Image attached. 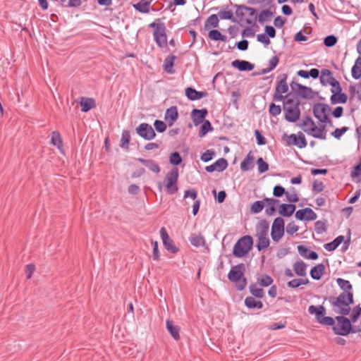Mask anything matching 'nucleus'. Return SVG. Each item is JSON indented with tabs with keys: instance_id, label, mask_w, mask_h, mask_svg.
<instances>
[{
	"instance_id": "4c0bfd02",
	"label": "nucleus",
	"mask_w": 361,
	"mask_h": 361,
	"mask_svg": "<svg viewBox=\"0 0 361 361\" xmlns=\"http://www.w3.org/2000/svg\"><path fill=\"white\" fill-rule=\"evenodd\" d=\"M298 89L301 97L304 99H312L314 97V92L312 88L302 85H298Z\"/></svg>"
},
{
	"instance_id": "a18cd8bd",
	"label": "nucleus",
	"mask_w": 361,
	"mask_h": 361,
	"mask_svg": "<svg viewBox=\"0 0 361 361\" xmlns=\"http://www.w3.org/2000/svg\"><path fill=\"white\" fill-rule=\"evenodd\" d=\"M130 140V134L128 130H123L120 147L123 149H128L129 142Z\"/></svg>"
},
{
	"instance_id": "8fccbe9b",
	"label": "nucleus",
	"mask_w": 361,
	"mask_h": 361,
	"mask_svg": "<svg viewBox=\"0 0 361 361\" xmlns=\"http://www.w3.org/2000/svg\"><path fill=\"white\" fill-rule=\"evenodd\" d=\"M272 15H273V13H272V12L270 10H269V9L263 10L259 13V15L258 16V20H257L261 24H263L264 22L269 20V18L270 17H271Z\"/></svg>"
},
{
	"instance_id": "f704fd0d",
	"label": "nucleus",
	"mask_w": 361,
	"mask_h": 361,
	"mask_svg": "<svg viewBox=\"0 0 361 361\" xmlns=\"http://www.w3.org/2000/svg\"><path fill=\"white\" fill-rule=\"evenodd\" d=\"M306 269L307 264L302 260L298 261L293 264V270L298 276H305L307 274Z\"/></svg>"
},
{
	"instance_id": "b1692460",
	"label": "nucleus",
	"mask_w": 361,
	"mask_h": 361,
	"mask_svg": "<svg viewBox=\"0 0 361 361\" xmlns=\"http://www.w3.org/2000/svg\"><path fill=\"white\" fill-rule=\"evenodd\" d=\"M137 161L145 166L151 171L159 173L161 171L159 165L152 159H145L143 158H137Z\"/></svg>"
},
{
	"instance_id": "bf43d9fd",
	"label": "nucleus",
	"mask_w": 361,
	"mask_h": 361,
	"mask_svg": "<svg viewBox=\"0 0 361 361\" xmlns=\"http://www.w3.org/2000/svg\"><path fill=\"white\" fill-rule=\"evenodd\" d=\"M361 316V307L357 305L356 307H355L353 310H352V313L350 314V321H351V323L352 322H355L357 321V319H359V317Z\"/></svg>"
},
{
	"instance_id": "5701e85b",
	"label": "nucleus",
	"mask_w": 361,
	"mask_h": 361,
	"mask_svg": "<svg viewBox=\"0 0 361 361\" xmlns=\"http://www.w3.org/2000/svg\"><path fill=\"white\" fill-rule=\"evenodd\" d=\"M297 249L300 256L305 259L316 260L319 257V255L316 252L310 251V249L305 245H300L298 246Z\"/></svg>"
},
{
	"instance_id": "423d86ee",
	"label": "nucleus",
	"mask_w": 361,
	"mask_h": 361,
	"mask_svg": "<svg viewBox=\"0 0 361 361\" xmlns=\"http://www.w3.org/2000/svg\"><path fill=\"white\" fill-rule=\"evenodd\" d=\"M234 6L236 8V16L240 19V20H243L245 12H247L250 18L246 19V23L252 26L256 24V22L258 20L257 9L252 7L246 6L245 5L235 4Z\"/></svg>"
},
{
	"instance_id": "0e129e2a",
	"label": "nucleus",
	"mask_w": 361,
	"mask_h": 361,
	"mask_svg": "<svg viewBox=\"0 0 361 361\" xmlns=\"http://www.w3.org/2000/svg\"><path fill=\"white\" fill-rule=\"evenodd\" d=\"M197 94V90L192 87H187L185 89V95L191 101L196 100Z\"/></svg>"
},
{
	"instance_id": "72a5a7b5",
	"label": "nucleus",
	"mask_w": 361,
	"mask_h": 361,
	"mask_svg": "<svg viewBox=\"0 0 361 361\" xmlns=\"http://www.w3.org/2000/svg\"><path fill=\"white\" fill-rule=\"evenodd\" d=\"M135 9L142 13H147L150 9V2L148 0H140L138 3L133 4Z\"/></svg>"
},
{
	"instance_id": "aec40b11",
	"label": "nucleus",
	"mask_w": 361,
	"mask_h": 361,
	"mask_svg": "<svg viewBox=\"0 0 361 361\" xmlns=\"http://www.w3.org/2000/svg\"><path fill=\"white\" fill-rule=\"evenodd\" d=\"M231 66L240 71H251L254 69L255 65L245 60H235L231 63Z\"/></svg>"
},
{
	"instance_id": "864d4df0",
	"label": "nucleus",
	"mask_w": 361,
	"mask_h": 361,
	"mask_svg": "<svg viewBox=\"0 0 361 361\" xmlns=\"http://www.w3.org/2000/svg\"><path fill=\"white\" fill-rule=\"evenodd\" d=\"M308 122L309 124H310V128L305 130V133L314 138H317L316 134H317L318 127L316 126L314 121L309 120Z\"/></svg>"
},
{
	"instance_id": "4d7b16f0",
	"label": "nucleus",
	"mask_w": 361,
	"mask_h": 361,
	"mask_svg": "<svg viewBox=\"0 0 361 361\" xmlns=\"http://www.w3.org/2000/svg\"><path fill=\"white\" fill-rule=\"evenodd\" d=\"M338 42V38L333 35H328L324 39V44L327 47H334Z\"/></svg>"
},
{
	"instance_id": "6e6d98bb",
	"label": "nucleus",
	"mask_w": 361,
	"mask_h": 361,
	"mask_svg": "<svg viewBox=\"0 0 361 361\" xmlns=\"http://www.w3.org/2000/svg\"><path fill=\"white\" fill-rule=\"evenodd\" d=\"M257 164L259 173H263L269 170V164L262 157L257 159Z\"/></svg>"
},
{
	"instance_id": "6ab92c4d",
	"label": "nucleus",
	"mask_w": 361,
	"mask_h": 361,
	"mask_svg": "<svg viewBox=\"0 0 361 361\" xmlns=\"http://www.w3.org/2000/svg\"><path fill=\"white\" fill-rule=\"evenodd\" d=\"M332 95L330 97V101L332 104H345L348 101V96L346 94L342 92V88L338 90H331Z\"/></svg>"
},
{
	"instance_id": "49530a36",
	"label": "nucleus",
	"mask_w": 361,
	"mask_h": 361,
	"mask_svg": "<svg viewBox=\"0 0 361 361\" xmlns=\"http://www.w3.org/2000/svg\"><path fill=\"white\" fill-rule=\"evenodd\" d=\"M338 286L343 290V291H352L353 286L349 281L338 278L336 280Z\"/></svg>"
},
{
	"instance_id": "338daca9",
	"label": "nucleus",
	"mask_w": 361,
	"mask_h": 361,
	"mask_svg": "<svg viewBox=\"0 0 361 361\" xmlns=\"http://www.w3.org/2000/svg\"><path fill=\"white\" fill-rule=\"evenodd\" d=\"M299 230V226H297L293 221L290 222L286 226V233L292 235Z\"/></svg>"
},
{
	"instance_id": "09e8293b",
	"label": "nucleus",
	"mask_w": 361,
	"mask_h": 361,
	"mask_svg": "<svg viewBox=\"0 0 361 361\" xmlns=\"http://www.w3.org/2000/svg\"><path fill=\"white\" fill-rule=\"evenodd\" d=\"M350 176L353 180L355 178H357V180H355L356 183H360L361 181V164H357L353 167L351 171Z\"/></svg>"
},
{
	"instance_id": "412c9836",
	"label": "nucleus",
	"mask_w": 361,
	"mask_h": 361,
	"mask_svg": "<svg viewBox=\"0 0 361 361\" xmlns=\"http://www.w3.org/2000/svg\"><path fill=\"white\" fill-rule=\"evenodd\" d=\"M178 118V112L177 106H172L166 109L164 118L167 121L169 126H171Z\"/></svg>"
},
{
	"instance_id": "2f4dec72",
	"label": "nucleus",
	"mask_w": 361,
	"mask_h": 361,
	"mask_svg": "<svg viewBox=\"0 0 361 361\" xmlns=\"http://www.w3.org/2000/svg\"><path fill=\"white\" fill-rule=\"evenodd\" d=\"M176 56L174 55H169L165 59L164 62V70L169 74H173L175 71L173 69L174 61Z\"/></svg>"
},
{
	"instance_id": "c03bdc74",
	"label": "nucleus",
	"mask_w": 361,
	"mask_h": 361,
	"mask_svg": "<svg viewBox=\"0 0 361 361\" xmlns=\"http://www.w3.org/2000/svg\"><path fill=\"white\" fill-rule=\"evenodd\" d=\"M265 206V201L258 200L252 203L250 207V212L252 214H258L261 212Z\"/></svg>"
},
{
	"instance_id": "de8ad7c7",
	"label": "nucleus",
	"mask_w": 361,
	"mask_h": 361,
	"mask_svg": "<svg viewBox=\"0 0 361 361\" xmlns=\"http://www.w3.org/2000/svg\"><path fill=\"white\" fill-rule=\"evenodd\" d=\"M309 283V280L307 279H295L288 282V286L292 288H296L301 285H305Z\"/></svg>"
},
{
	"instance_id": "ddd939ff",
	"label": "nucleus",
	"mask_w": 361,
	"mask_h": 361,
	"mask_svg": "<svg viewBox=\"0 0 361 361\" xmlns=\"http://www.w3.org/2000/svg\"><path fill=\"white\" fill-rule=\"evenodd\" d=\"M283 111L285 113V119L291 123L297 121L300 116V111L298 104L295 106H283Z\"/></svg>"
},
{
	"instance_id": "c756f323",
	"label": "nucleus",
	"mask_w": 361,
	"mask_h": 361,
	"mask_svg": "<svg viewBox=\"0 0 361 361\" xmlns=\"http://www.w3.org/2000/svg\"><path fill=\"white\" fill-rule=\"evenodd\" d=\"M245 305L248 309H258L260 310L263 307V303L260 300H256L252 296H248L245 299Z\"/></svg>"
},
{
	"instance_id": "4468645a",
	"label": "nucleus",
	"mask_w": 361,
	"mask_h": 361,
	"mask_svg": "<svg viewBox=\"0 0 361 361\" xmlns=\"http://www.w3.org/2000/svg\"><path fill=\"white\" fill-rule=\"evenodd\" d=\"M160 235L164 247L173 254L178 252L179 249L175 245L173 240L169 237L166 228L162 227L160 229Z\"/></svg>"
},
{
	"instance_id": "7c9ffc66",
	"label": "nucleus",
	"mask_w": 361,
	"mask_h": 361,
	"mask_svg": "<svg viewBox=\"0 0 361 361\" xmlns=\"http://www.w3.org/2000/svg\"><path fill=\"white\" fill-rule=\"evenodd\" d=\"M166 325L167 330L169 331L173 338L176 341L178 340L180 338V328L178 326H175L173 321L169 319L166 320Z\"/></svg>"
},
{
	"instance_id": "e433bc0d",
	"label": "nucleus",
	"mask_w": 361,
	"mask_h": 361,
	"mask_svg": "<svg viewBox=\"0 0 361 361\" xmlns=\"http://www.w3.org/2000/svg\"><path fill=\"white\" fill-rule=\"evenodd\" d=\"M219 20L217 14L211 15L204 23V29L208 30L211 27L216 28L219 26Z\"/></svg>"
},
{
	"instance_id": "58836bf2",
	"label": "nucleus",
	"mask_w": 361,
	"mask_h": 361,
	"mask_svg": "<svg viewBox=\"0 0 361 361\" xmlns=\"http://www.w3.org/2000/svg\"><path fill=\"white\" fill-rule=\"evenodd\" d=\"M249 290L252 297L256 298H262L264 296V291L262 288H257L256 283H251Z\"/></svg>"
},
{
	"instance_id": "473e14b6",
	"label": "nucleus",
	"mask_w": 361,
	"mask_h": 361,
	"mask_svg": "<svg viewBox=\"0 0 361 361\" xmlns=\"http://www.w3.org/2000/svg\"><path fill=\"white\" fill-rule=\"evenodd\" d=\"M189 240L190 243L196 247H198L200 246H205L206 245V241L204 238V236L201 234L197 235L195 233L192 234Z\"/></svg>"
},
{
	"instance_id": "2eb2a0df",
	"label": "nucleus",
	"mask_w": 361,
	"mask_h": 361,
	"mask_svg": "<svg viewBox=\"0 0 361 361\" xmlns=\"http://www.w3.org/2000/svg\"><path fill=\"white\" fill-rule=\"evenodd\" d=\"M153 37L157 45L160 48L166 47L167 45V35L166 32V26L161 23L159 30H154Z\"/></svg>"
},
{
	"instance_id": "f257e3e1",
	"label": "nucleus",
	"mask_w": 361,
	"mask_h": 361,
	"mask_svg": "<svg viewBox=\"0 0 361 361\" xmlns=\"http://www.w3.org/2000/svg\"><path fill=\"white\" fill-rule=\"evenodd\" d=\"M329 302L333 306L335 312L341 315H348L350 312V305L353 303V293L343 291L338 297H329Z\"/></svg>"
},
{
	"instance_id": "a878e982",
	"label": "nucleus",
	"mask_w": 361,
	"mask_h": 361,
	"mask_svg": "<svg viewBox=\"0 0 361 361\" xmlns=\"http://www.w3.org/2000/svg\"><path fill=\"white\" fill-rule=\"evenodd\" d=\"M254 157L252 152H250L240 163V169L243 171H248L254 168Z\"/></svg>"
},
{
	"instance_id": "f03ea898",
	"label": "nucleus",
	"mask_w": 361,
	"mask_h": 361,
	"mask_svg": "<svg viewBox=\"0 0 361 361\" xmlns=\"http://www.w3.org/2000/svg\"><path fill=\"white\" fill-rule=\"evenodd\" d=\"M245 271V264L240 263L232 267L228 274L229 281L235 283L236 289L240 291L243 290L247 286V279L244 277Z\"/></svg>"
},
{
	"instance_id": "a211bd4d",
	"label": "nucleus",
	"mask_w": 361,
	"mask_h": 361,
	"mask_svg": "<svg viewBox=\"0 0 361 361\" xmlns=\"http://www.w3.org/2000/svg\"><path fill=\"white\" fill-rule=\"evenodd\" d=\"M208 114L207 109H194L191 111V118L195 126H198L203 123L205 117Z\"/></svg>"
},
{
	"instance_id": "c85d7f7f",
	"label": "nucleus",
	"mask_w": 361,
	"mask_h": 361,
	"mask_svg": "<svg viewBox=\"0 0 361 361\" xmlns=\"http://www.w3.org/2000/svg\"><path fill=\"white\" fill-rule=\"evenodd\" d=\"M325 271V265L319 264L313 267L310 271V276L314 280H319Z\"/></svg>"
},
{
	"instance_id": "c9c22d12",
	"label": "nucleus",
	"mask_w": 361,
	"mask_h": 361,
	"mask_svg": "<svg viewBox=\"0 0 361 361\" xmlns=\"http://www.w3.org/2000/svg\"><path fill=\"white\" fill-rule=\"evenodd\" d=\"M351 75L355 80H358L361 78V56H358L355 60V64L351 69Z\"/></svg>"
},
{
	"instance_id": "680f3d73",
	"label": "nucleus",
	"mask_w": 361,
	"mask_h": 361,
	"mask_svg": "<svg viewBox=\"0 0 361 361\" xmlns=\"http://www.w3.org/2000/svg\"><path fill=\"white\" fill-rule=\"evenodd\" d=\"M293 193H289L288 192H286V197L287 201L289 202H297L299 201V198L298 197V195L296 193V190L294 188H291Z\"/></svg>"
},
{
	"instance_id": "603ef678",
	"label": "nucleus",
	"mask_w": 361,
	"mask_h": 361,
	"mask_svg": "<svg viewBox=\"0 0 361 361\" xmlns=\"http://www.w3.org/2000/svg\"><path fill=\"white\" fill-rule=\"evenodd\" d=\"M182 157L178 152H174L169 156V161L172 165L178 166L182 163Z\"/></svg>"
},
{
	"instance_id": "5fc2aeb1",
	"label": "nucleus",
	"mask_w": 361,
	"mask_h": 361,
	"mask_svg": "<svg viewBox=\"0 0 361 361\" xmlns=\"http://www.w3.org/2000/svg\"><path fill=\"white\" fill-rule=\"evenodd\" d=\"M216 152L214 149L206 150L200 157V159L204 162H208L213 159Z\"/></svg>"
},
{
	"instance_id": "dca6fc26",
	"label": "nucleus",
	"mask_w": 361,
	"mask_h": 361,
	"mask_svg": "<svg viewBox=\"0 0 361 361\" xmlns=\"http://www.w3.org/2000/svg\"><path fill=\"white\" fill-rule=\"evenodd\" d=\"M344 243L343 250H346L349 246L350 237L347 240H345L343 235H338L333 241L324 244V248L329 252L335 250L342 243Z\"/></svg>"
},
{
	"instance_id": "a19ab883",
	"label": "nucleus",
	"mask_w": 361,
	"mask_h": 361,
	"mask_svg": "<svg viewBox=\"0 0 361 361\" xmlns=\"http://www.w3.org/2000/svg\"><path fill=\"white\" fill-rule=\"evenodd\" d=\"M209 37L214 41L226 42L227 38L225 35H222L219 30L213 29L209 32Z\"/></svg>"
},
{
	"instance_id": "e2e57ef3",
	"label": "nucleus",
	"mask_w": 361,
	"mask_h": 361,
	"mask_svg": "<svg viewBox=\"0 0 361 361\" xmlns=\"http://www.w3.org/2000/svg\"><path fill=\"white\" fill-rule=\"evenodd\" d=\"M154 126L158 133H163L166 129V123L164 121L158 119L155 120Z\"/></svg>"
},
{
	"instance_id": "774afa93",
	"label": "nucleus",
	"mask_w": 361,
	"mask_h": 361,
	"mask_svg": "<svg viewBox=\"0 0 361 361\" xmlns=\"http://www.w3.org/2000/svg\"><path fill=\"white\" fill-rule=\"evenodd\" d=\"M286 194V190L281 185H276L273 190V195L276 197H281Z\"/></svg>"
},
{
	"instance_id": "ea45409f",
	"label": "nucleus",
	"mask_w": 361,
	"mask_h": 361,
	"mask_svg": "<svg viewBox=\"0 0 361 361\" xmlns=\"http://www.w3.org/2000/svg\"><path fill=\"white\" fill-rule=\"evenodd\" d=\"M51 144L56 146L60 151L62 149V138L58 131H53L51 133Z\"/></svg>"
},
{
	"instance_id": "9d476101",
	"label": "nucleus",
	"mask_w": 361,
	"mask_h": 361,
	"mask_svg": "<svg viewBox=\"0 0 361 361\" xmlns=\"http://www.w3.org/2000/svg\"><path fill=\"white\" fill-rule=\"evenodd\" d=\"M285 222L283 218H276L272 224L271 229V237L274 242L278 243L284 235Z\"/></svg>"
},
{
	"instance_id": "cd10ccee",
	"label": "nucleus",
	"mask_w": 361,
	"mask_h": 361,
	"mask_svg": "<svg viewBox=\"0 0 361 361\" xmlns=\"http://www.w3.org/2000/svg\"><path fill=\"white\" fill-rule=\"evenodd\" d=\"M264 201H265V203L268 205L267 208L265 209L266 214L269 216L274 215L276 211L275 205L279 204L280 201L277 199L269 197H265Z\"/></svg>"
},
{
	"instance_id": "393cba45",
	"label": "nucleus",
	"mask_w": 361,
	"mask_h": 361,
	"mask_svg": "<svg viewBox=\"0 0 361 361\" xmlns=\"http://www.w3.org/2000/svg\"><path fill=\"white\" fill-rule=\"evenodd\" d=\"M296 209L294 204H281L279 206V213L284 217H289L293 215Z\"/></svg>"
},
{
	"instance_id": "79ce46f5",
	"label": "nucleus",
	"mask_w": 361,
	"mask_h": 361,
	"mask_svg": "<svg viewBox=\"0 0 361 361\" xmlns=\"http://www.w3.org/2000/svg\"><path fill=\"white\" fill-rule=\"evenodd\" d=\"M321 73L320 82L322 85L326 86L329 85L330 78H334L333 74L329 69H322Z\"/></svg>"
},
{
	"instance_id": "052dcab7",
	"label": "nucleus",
	"mask_w": 361,
	"mask_h": 361,
	"mask_svg": "<svg viewBox=\"0 0 361 361\" xmlns=\"http://www.w3.org/2000/svg\"><path fill=\"white\" fill-rule=\"evenodd\" d=\"M314 230L317 234H322L326 231V224L322 221H317L314 224Z\"/></svg>"
},
{
	"instance_id": "37998d69",
	"label": "nucleus",
	"mask_w": 361,
	"mask_h": 361,
	"mask_svg": "<svg viewBox=\"0 0 361 361\" xmlns=\"http://www.w3.org/2000/svg\"><path fill=\"white\" fill-rule=\"evenodd\" d=\"M213 130V127L209 122V121L206 120L203 123H202V126L200 127L199 131V136L200 137H204L207 133Z\"/></svg>"
},
{
	"instance_id": "69168bd1",
	"label": "nucleus",
	"mask_w": 361,
	"mask_h": 361,
	"mask_svg": "<svg viewBox=\"0 0 361 361\" xmlns=\"http://www.w3.org/2000/svg\"><path fill=\"white\" fill-rule=\"evenodd\" d=\"M269 114L274 116L279 115L281 112V108L279 105H276L274 103H271L269 105Z\"/></svg>"
},
{
	"instance_id": "20e7f679",
	"label": "nucleus",
	"mask_w": 361,
	"mask_h": 361,
	"mask_svg": "<svg viewBox=\"0 0 361 361\" xmlns=\"http://www.w3.org/2000/svg\"><path fill=\"white\" fill-rule=\"evenodd\" d=\"M346 315L337 316L334 319V324L330 325L332 326L334 334L345 336L350 334L351 321L345 317Z\"/></svg>"
},
{
	"instance_id": "1a4fd4ad",
	"label": "nucleus",
	"mask_w": 361,
	"mask_h": 361,
	"mask_svg": "<svg viewBox=\"0 0 361 361\" xmlns=\"http://www.w3.org/2000/svg\"><path fill=\"white\" fill-rule=\"evenodd\" d=\"M331 108L324 103H317L313 106L314 116L321 123H326L329 122V114Z\"/></svg>"
},
{
	"instance_id": "0eeeda50",
	"label": "nucleus",
	"mask_w": 361,
	"mask_h": 361,
	"mask_svg": "<svg viewBox=\"0 0 361 361\" xmlns=\"http://www.w3.org/2000/svg\"><path fill=\"white\" fill-rule=\"evenodd\" d=\"M310 314H314L316 320L323 325H332L334 324V319L331 317H325L326 309L322 305H310L308 308Z\"/></svg>"
},
{
	"instance_id": "7ed1b4c3",
	"label": "nucleus",
	"mask_w": 361,
	"mask_h": 361,
	"mask_svg": "<svg viewBox=\"0 0 361 361\" xmlns=\"http://www.w3.org/2000/svg\"><path fill=\"white\" fill-rule=\"evenodd\" d=\"M269 222L265 219L261 220L256 226V237L257 238L256 247L259 251H262L269 246Z\"/></svg>"
},
{
	"instance_id": "13d9d810",
	"label": "nucleus",
	"mask_w": 361,
	"mask_h": 361,
	"mask_svg": "<svg viewBox=\"0 0 361 361\" xmlns=\"http://www.w3.org/2000/svg\"><path fill=\"white\" fill-rule=\"evenodd\" d=\"M258 283L262 287H267L272 284L273 279L270 276L264 274L262 279H258Z\"/></svg>"
},
{
	"instance_id": "4be33fe9",
	"label": "nucleus",
	"mask_w": 361,
	"mask_h": 361,
	"mask_svg": "<svg viewBox=\"0 0 361 361\" xmlns=\"http://www.w3.org/2000/svg\"><path fill=\"white\" fill-rule=\"evenodd\" d=\"M288 75L286 73L280 74L277 78V83L276 86V92L279 93H286L288 91V86L286 82Z\"/></svg>"
},
{
	"instance_id": "3c124183",
	"label": "nucleus",
	"mask_w": 361,
	"mask_h": 361,
	"mask_svg": "<svg viewBox=\"0 0 361 361\" xmlns=\"http://www.w3.org/2000/svg\"><path fill=\"white\" fill-rule=\"evenodd\" d=\"M221 19L230 20L232 22H235L236 19L233 16V13L231 11H220L217 14Z\"/></svg>"
},
{
	"instance_id": "bb28decb",
	"label": "nucleus",
	"mask_w": 361,
	"mask_h": 361,
	"mask_svg": "<svg viewBox=\"0 0 361 361\" xmlns=\"http://www.w3.org/2000/svg\"><path fill=\"white\" fill-rule=\"evenodd\" d=\"M80 104L82 112H87L96 106L94 99L90 97H81Z\"/></svg>"
},
{
	"instance_id": "f8f14e48",
	"label": "nucleus",
	"mask_w": 361,
	"mask_h": 361,
	"mask_svg": "<svg viewBox=\"0 0 361 361\" xmlns=\"http://www.w3.org/2000/svg\"><path fill=\"white\" fill-rule=\"evenodd\" d=\"M136 133L146 140H151L156 137L153 128L147 123H142L136 128Z\"/></svg>"
},
{
	"instance_id": "f3484780",
	"label": "nucleus",
	"mask_w": 361,
	"mask_h": 361,
	"mask_svg": "<svg viewBox=\"0 0 361 361\" xmlns=\"http://www.w3.org/2000/svg\"><path fill=\"white\" fill-rule=\"evenodd\" d=\"M228 161L224 158L217 159L214 164L207 166L205 170L208 173H212L215 171L219 172L224 171L228 167Z\"/></svg>"
},
{
	"instance_id": "9b49d317",
	"label": "nucleus",
	"mask_w": 361,
	"mask_h": 361,
	"mask_svg": "<svg viewBox=\"0 0 361 361\" xmlns=\"http://www.w3.org/2000/svg\"><path fill=\"white\" fill-rule=\"evenodd\" d=\"M286 141L288 145L297 146L300 149L305 148L307 145L305 136L302 132H298V134H290L287 136Z\"/></svg>"
},
{
	"instance_id": "6e6552de",
	"label": "nucleus",
	"mask_w": 361,
	"mask_h": 361,
	"mask_svg": "<svg viewBox=\"0 0 361 361\" xmlns=\"http://www.w3.org/2000/svg\"><path fill=\"white\" fill-rule=\"evenodd\" d=\"M178 169L173 167L166 175V190L168 194H175L178 190Z\"/></svg>"
},
{
	"instance_id": "39448f33",
	"label": "nucleus",
	"mask_w": 361,
	"mask_h": 361,
	"mask_svg": "<svg viewBox=\"0 0 361 361\" xmlns=\"http://www.w3.org/2000/svg\"><path fill=\"white\" fill-rule=\"evenodd\" d=\"M252 245V238L250 235H244L241 237L234 245L233 255L235 257H243L250 251Z\"/></svg>"
}]
</instances>
